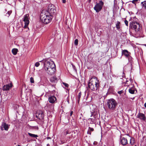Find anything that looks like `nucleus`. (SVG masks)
<instances>
[{
    "label": "nucleus",
    "instance_id": "obj_1",
    "mask_svg": "<svg viewBox=\"0 0 146 146\" xmlns=\"http://www.w3.org/2000/svg\"><path fill=\"white\" fill-rule=\"evenodd\" d=\"M99 86L98 81L97 80H92V78L90 79V82L88 83V87L93 91V93L95 94H97L98 91Z\"/></svg>",
    "mask_w": 146,
    "mask_h": 146
},
{
    "label": "nucleus",
    "instance_id": "obj_2",
    "mask_svg": "<svg viewBox=\"0 0 146 146\" xmlns=\"http://www.w3.org/2000/svg\"><path fill=\"white\" fill-rule=\"evenodd\" d=\"M53 17L45 13L44 11L42 12L40 15L41 21L45 24H47L50 22Z\"/></svg>",
    "mask_w": 146,
    "mask_h": 146
},
{
    "label": "nucleus",
    "instance_id": "obj_3",
    "mask_svg": "<svg viewBox=\"0 0 146 146\" xmlns=\"http://www.w3.org/2000/svg\"><path fill=\"white\" fill-rule=\"evenodd\" d=\"M52 17L56 13V9L55 6L53 5H49L47 9H44L42 11Z\"/></svg>",
    "mask_w": 146,
    "mask_h": 146
},
{
    "label": "nucleus",
    "instance_id": "obj_4",
    "mask_svg": "<svg viewBox=\"0 0 146 146\" xmlns=\"http://www.w3.org/2000/svg\"><path fill=\"white\" fill-rule=\"evenodd\" d=\"M117 104L116 101L113 98L108 100L107 103V105L109 109L112 110L115 109Z\"/></svg>",
    "mask_w": 146,
    "mask_h": 146
},
{
    "label": "nucleus",
    "instance_id": "obj_5",
    "mask_svg": "<svg viewBox=\"0 0 146 146\" xmlns=\"http://www.w3.org/2000/svg\"><path fill=\"white\" fill-rule=\"evenodd\" d=\"M130 27L131 29L135 30L136 32H137L140 30L139 24L135 21H132L130 23Z\"/></svg>",
    "mask_w": 146,
    "mask_h": 146
},
{
    "label": "nucleus",
    "instance_id": "obj_6",
    "mask_svg": "<svg viewBox=\"0 0 146 146\" xmlns=\"http://www.w3.org/2000/svg\"><path fill=\"white\" fill-rule=\"evenodd\" d=\"M55 65L54 63H52L51 67L49 68H47V69H46V72L48 74L50 75H52L54 73L56 69L55 67Z\"/></svg>",
    "mask_w": 146,
    "mask_h": 146
},
{
    "label": "nucleus",
    "instance_id": "obj_7",
    "mask_svg": "<svg viewBox=\"0 0 146 146\" xmlns=\"http://www.w3.org/2000/svg\"><path fill=\"white\" fill-rule=\"evenodd\" d=\"M104 5V2L101 0L98 3H96L94 9L96 12L98 13L102 10Z\"/></svg>",
    "mask_w": 146,
    "mask_h": 146
},
{
    "label": "nucleus",
    "instance_id": "obj_8",
    "mask_svg": "<svg viewBox=\"0 0 146 146\" xmlns=\"http://www.w3.org/2000/svg\"><path fill=\"white\" fill-rule=\"evenodd\" d=\"M39 62H42L43 63L44 66L45 70L51 67L52 63H54L52 61H51L50 60L48 59L46 60H43L42 61H40Z\"/></svg>",
    "mask_w": 146,
    "mask_h": 146
},
{
    "label": "nucleus",
    "instance_id": "obj_9",
    "mask_svg": "<svg viewBox=\"0 0 146 146\" xmlns=\"http://www.w3.org/2000/svg\"><path fill=\"white\" fill-rule=\"evenodd\" d=\"M36 117L40 120L42 119L44 117V114L42 110H38L36 114Z\"/></svg>",
    "mask_w": 146,
    "mask_h": 146
},
{
    "label": "nucleus",
    "instance_id": "obj_10",
    "mask_svg": "<svg viewBox=\"0 0 146 146\" xmlns=\"http://www.w3.org/2000/svg\"><path fill=\"white\" fill-rule=\"evenodd\" d=\"M29 16V15L28 14L24 16L23 20L25 22V25L24 27L25 28L27 27L29 24V21L28 18Z\"/></svg>",
    "mask_w": 146,
    "mask_h": 146
},
{
    "label": "nucleus",
    "instance_id": "obj_11",
    "mask_svg": "<svg viewBox=\"0 0 146 146\" xmlns=\"http://www.w3.org/2000/svg\"><path fill=\"white\" fill-rule=\"evenodd\" d=\"M12 85L11 84L4 85L3 87L2 90L3 91L9 90L12 87Z\"/></svg>",
    "mask_w": 146,
    "mask_h": 146
},
{
    "label": "nucleus",
    "instance_id": "obj_12",
    "mask_svg": "<svg viewBox=\"0 0 146 146\" xmlns=\"http://www.w3.org/2000/svg\"><path fill=\"white\" fill-rule=\"evenodd\" d=\"M120 143L123 145H125L127 144V139L122 137L120 139Z\"/></svg>",
    "mask_w": 146,
    "mask_h": 146
},
{
    "label": "nucleus",
    "instance_id": "obj_13",
    "mask_svg": "<svg viewBox=\"0 0 146 146\" xmlns=\"http://www.w3.org/2000/svg\"><path fill=\"white\" fill-rule=\"evenodd\" d=\"M56 97L54 96H50L49 97L48 101L50 103H54L56 100Z\"/></svg>",
    "mask_w": 146,
    "mask_h": 146
},
{
    "label": "nucleus",
    "instance_id": "obj_14",
    "mask_svg": "<svg viewBox=\"0 0 146 146\" xmlns=\"http://www.w3.org/2000/svg\"><path fill=\"white\" fill-rule=\"evenodd\" d=\"M137 117L143 121H145L146 119L145 115L143 113H138Z\"/></svg>",
    "mask_w": 146,
    "mask_h": 146
},
{
    "label": "nucleus",
    "instance_id": "obj_15",
    "mask_svg": "<svg viewBox=\"0 0 146 146\" xmlns=\"http://www.w3.org/2000/svg\"><path fill=\"white\" fill-rule=\"evenodd\" d=\"M129 52L126 50H123L122 52V55H124L126 57H128L129 55Z\"/></svg>",
    "mask_w": 146,
    "mask_h": 146
},
{
    "label": "nucleus",
    "instance_id": "obj_16",
    "mask_svg": "<svg viewBox=\"0 0 146 146\" xmlns=\"http://www.w3.org/2000/svg\"><path fill=\"white\" fill-rule=\"evenodd\" d=\"M50 81L52 83L56 82L57 81V78L55 76L52 77L50 79Z\"/></svg>",
    "mask_w": 146,
    "mask_h": 146
},
{
    "label": "nucleus",
    "instance_id": "obj_17",
    "mask_svg": "<svg viewBox=\"0 0 146 146\" xmlns=\"http://www.w3.org/2000/svg\"><path fill=\"white\" fill-rule=\"evenodd\" d=\"M2 126L5 130L7 131L9 128V127L8 124L5 123H3L2 124Z\"/></svg>",
    "mask_w": 146,
    "mask_h": 146
},
{
    "label": "nucleus",
    "instance_id": "obj_18",
    "mask_svg": "<svg viewBox=\"0 0 146 146\" xmlns=\"http://www.w3.org/2000/svg\"><path fill=\"white\" fill-rule=\"evenodd\" d=\"M141 5L142 8L146 10V1L141 2Z\"/></svg>",
    "mask_w": 146,
    "mask_h": 146
},
{
    "label": "nucleus",
    "instance_id": "obj_19",
    "mask_svg": "<svg viewBox=\"0 0 146 146\" xmlns=\"http://www.w3.org/2000/svg\"><path fill=\"white\" fill-rule=\"evenodd\" d=\"M129 92L131 94H134L135 92L134 88V87H132L129 89Z\"/></svg>",
    "mask_w": 146,
    "mask_h": 146
},
{
    "label": "nucleus",
    "instance_id": "obj_20",
    "mask_svg": "<svg viewBox=\"0 0 146 146\" xmlns=\"http://www.w3.org/2000/svg\"><path fill=\"white\" fill-rule=\"evenodd\" d=\"M18 51V50L17 48H13L12 50V52L14 55H15L17 54Z\"/></svg>",
    "mask_w": 146,
    "mask_h": 146
},
{
    "label": "nucleus",
    "instance_id": "obj_21",
    "mask_svg": "<svg viewBox=\"0 0 146 146\" xmlns=\"http://www.w3.org/2000/svg\"><path fill=\"white\" fill-rule=\"evenodd\" d=\"M28 134L29 136L32 137L36 138L38 137V136L37 135L32 134L30 133H28ZM36 139H37L36 138Z\"/></svg>",
    "mask_w": 146,
    "mask_h": 146
},
{
    "label": "nucleus",
    "instance_id": "obj_22",
    "mask_svg": "<svg viewBox=\"0 0 146 146\" xmlns=\"http://www.w3.org/2000/svg\"><path fill=\"white\" fill-rule=\"evenodd\" d=\"M82 95L81 92H80L78 94V104H79V102L80 101V98Z\"/></svg>",
    "mask_w": 146,
    "mask_h": 146
},
{
    "label": "nucleus",
    "instance_id": "obj_23",
    "mask_svg": "<svg viewBox=\"0 0 146 146\" xmlns=\"http://www.w3.org/2000/svg\"><path fill=\"white\" fill-rule=\"evenodd\" d=\"M135 143V139L134 138L132 137L130 140V143L131 145H133Z\"/></svg>",
    "mask_w": 146,
    "mask_h": 146
},
{
    "label": "nucleus",
    "instance_id": "obj_24",
    "mask_svg": "<svg viewBox=\"0 0 146 146\" xmlns=\"http://www.w3.org/2000/svg\"><path fill=\"white\" fill-rule=\"evenodd\" d=\"M120 22L118 21L116 24V27L117 29L119 30L120 29Z\"/></svg>",
    "mask_w": 146,
    "mask_h": 146
},
{
    "label": "nucleus",
    "instance_id": "obj_25",
    "mask_svg": "<svg viewBox=\"0 0 146 146\" xmlns=\"http://www.w3.org/2000/svg\"><path fill=\"white\" fill-rule=\"evenodd\" d=\"M88 120L90 121V124L93 123L95 121V119L92 118H89V119Z\"/></svg>",
    "mask_w": 146,
    "mask_h": 146
},
{
    "label": "nucleus",
    "instance_id": "obj_26",
    "mask_svg": "<svg viewBox=\"0 0 146 146\" xmlns=\"http://www.w3.org/2000/svg\"><path fill=\"white\" fill-rule=\"evenodd\" d=\"M64 134L65 135H67L68 134H69L70 133L69 132V131L67 130H65L64 131Z\"/></svg>",
    "mask_w": 146,
    "mask_h": 146
},
{
    "label": "nucleus",
    "instance_id": "obj_27",
    "mask_svg": "<svg viewBox=\"0 0 146 146\" xmlns=\"http://www.w3.org/2000/svg\"><path fill=\"white\" fill-rule=\"evenodd\" d=\"M78 40L77 39H76L74 41V44L76 46L78 45Z\"/></svg>",
    "mask_w": 146,
    "mask_h": 146
},
{
    "label": "nucleus",
    "instance_id": "obj_28",
    "mask_svg": "<svg viewBox=\"0 0 146 146\" xmlns=\"http://www.w3.org/2000/svg\"><path fill=\"white\" fill-rule=\"evenodd\" d=\"M30 82L31 83H34V78L32 77L30 78Z\"/></svg>",
    "mask_w": 146,
    "mask_h": 146
},
{
    "label": "nucleus",
    "instance_id": "obj_29",
    "mask_svg": "<svg viewBox=\"0 0 146 146\" xmlns=\"http://www.w3.org/2000/svg\"><path fill=\"white\" fill-rule=\"evenodd\" d=\"M40 65V63H39V62H36L35 65V66L38 67Z\"/></svg>",
    "mask_w": 146,
    "mask_h": 146
},
{
    "label": "nucleus",
    "instance_id": "obj_30",
    "mask_svg": "<svg viewBox=\"0 0 146 146\" xmlns=\"http://www.w3.org/2000/svg\"><path fill=\"white\" fill-rule=\"evenodd\" d=\"M12 12V11L11 10L8 11L7 13L9 15H9H11V13Z\"/></svg>",
    "mask_w": 146,
    "mask_h": 146
},
{
    "label": "nucleus",
    "instance_id": "obj_31",
    "mask_svg": "<svg viewBox=\"0 0 146 146\" xmlns=\"http://www.w3.org/2000/svg\"><path fill=\"white\" fill-rule=\"evenodd\" d=\"M89 130L91 131H94V128L90 127H89Z\"/></svg>",
    "mask_w": 146,
    "mask_h": 146
},
{
    "label": "nucleus",
    "instance_id": "obj_32",
    "mask_svg": "<svg viewBox=\"0 0 146 146\" xmlns=\"http://www.w3.org/2000/svg\"><path fill=\"white\" fill-rule=\"evenodd\" d=\"M125 23V25L127 26H128V21L126 20H125L124 21Z\"/></svg>",
    "mask_w": 146,
    "mask_h": 146
},
{
    "label": "nucleus",
    "instance_id": "obj_33",
    "mask_svg": "<svg viewBox=\"0 0 146 146\" xmlns=\"http://www.w3.org/2000/svg\"><path fill=\"white\" fill-rule=\"evenodd\" d=\"M123 90H121V91H118V92H117V93L119 94H122L123 93Z\"/></svg>",
    "mask_w": 146,
    "mask_h": 146
},
{
    "label": "nucleus",
    "instance_id": "obj_34",
    "mask_svg": "<svg viewBox=\"0 0 146 146\" xmlns=\"http://www.w3.org/2000/svg\"><path fill=\"white\" fill-rule=\"evenodd\" d=\"M63 84L66 87H68V84H67L66 83H64Z\"/></svg>",
    "mask_w": 146,
    "mask_h": 146
},
{
    "label": "nucleus",
    "instance_id": "obj_35",
    "mask_svg": "<svg viewBox=\"0 0 146 146\" xmlns=\"http://www.w3.org/2000/svg\"><path fill=\"white\" fill-rule=\"evenodd\" d=\"M137 1L138 0H133L131 2L135 4V2Z\"/></svg>",
    "mask_w": 146,
    "mask_h": 146
},
{
    "label": "nucleus",
    "instance_id": "obj_36",
    "mask_svg": "<svg viewBox=\"0 0 146 146\" xmlns=\"http://www.w3.org/2000/svg\"><path fill=\"white\" fill-rule=\"evenodd\" d=\"M87 133L88 134H89L90 135H91V131L89 129L88 130Z\"/></svg>",
    "mask_w": 146,
    "mask_h": 146
},
{
    "label": "nucleus",
    "instance_id": "obj_37",
    "mask_svg": "<svg viewBox=\"0 0 146 146\" xmlns=\"http://www.w3.org/2000/svg\"><path fill=\"white\" fill-rule=\"evenodd\" d=\"M62 1L63 3H65L66 2V0H62Z\"/></svg>",
    "mask_w": 146,
    "mask_h": 146
},
{
    "label": "nucleus",
    "instance_id": "obj_38",
    "mask_svg": "<svg viewBox=\"0 0 146 146\" xmlns=\"http://www.w3.org/2000/svg\"><path fill=\"white\" fill-rule=\"evenodd\" d=\"M73 111H71L70 113V115L71 116L73 114Z\"/></svg>",
    "mask_w": 146,
    "mask_h": 146
},
{
    "label": "nucleus",
    "instance_id": "obj_39",
    "mask_svg": "<svg viewBox=\"0 0 146 146\" xmlns=\"http://www.w3.org/2000/svg\"><path fill=\"white\" fill-rule=\"evenodd\" d=\"M144 106L146 108V102L144 104Z\"/></svg>",
    "mask_w": 146,
    "mask_h": 146
},
{
    "label": "nucleus",
    "instance_id": "obj_40",
    "mask_svg": "<svg viewBox=\"0 0 146 146\" xmlns=\"http://www.w3.org/2000/svg\"><path fill=\"white\" fill-rule=\"evenodd\" d=\"M89 2H90L91 1V0H88Z\"/></svg>",
    "mask_w": 146,
    "mask_h": 146
},
{
    "label": "nucleus",
    "instance_id": "obj_41",
    "mask_svg": "<svg viewBox=\"0 0 146 146\" xmlns=\"http://www.w3.org/2000/svg\"><path fill=\"white\" fill-rule=\"evenodd\" d=\"M143 45L145 46H146V44H143Z\"/></svg>",
    "mask_w": 146,
    "mask_h": 146
},
{
    "label": "nucleus",
    "instance_id": "obj_42",
    "mask_svg": "<svg viewBox=\"0 0 146 146\" xmlns=\"http://www.w3.org/2000/svg\"><path fill=\"white\" fill-rule=\"evenodd\" d=\"M21 0H18V1H21Z\"/></svg>",
    "mask_w": 146,
    "mask_h": 146
},
{
    "label": "nucleus",
    "instance_id": "obj_43",
    "mask_svg": "<svg viewBox=\"0 0 146 146\" xmlns=\"http://www.w3.org/2000/svg\"><path fill=\"white\" fill-rule=\"evenodd\" d=\"M95 144V142H94V144Z\"/></svg>",
    "mask_w": 146,
    "mask_h": 146
},
{
    "label": "nucleus",
    "instance_id": "obj_44",
    "mask_svg": "<svg viewBox=\"0 0 146 146\" xmlns=\"http://www.w3.org/2000/svg\"><path fill=\"white\" fill-rule=\"evenodd\" d=\"M134 146H136V145H135Z\"/></svg>",
    "mask_w": 146,
    "mask_h": 146
},
{
    "label": "nucleus",
    "instance_id": "obj_45",
    "mask_svg": "<svg viewBox=\"0 0 146 146\" xmlns=\"http://www.w3.org/2000/svg\"><path fill=\"white\" fill-rule=\"evenodd\" d=\"M1 0V1H3V0Z\"/></svg>",
    "mask_w": 146,
    "mask_h": 146
}]
</instances>
